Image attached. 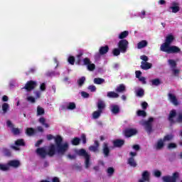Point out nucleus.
Masks as SVG:
<instances>
[{
  "mask_svg": "<svg viewBox=\"0 0 182 182\" xmlns=\"http://www.w3.org/2000/svg\"><path fill=\"white\" fill-rule=\"evenodd\" d=\"M107 173L108 174H110L111 176L114 173V168L109 167L107 168Z\"/></svg>",
  "mask_w": 182,
  "mask_h": 182,
  "instance_id": "nucleus-58",
  "label": "nucleus"
},
{
  "mask_svg": "<svg viewBox=\"0 0 182 182\" xmlns=\"http://www.w3.org/2000/svg\"><path fill=\"white\" fill-rule=\"evenodd\" d=\"M0 170L1 171H8L9 170V166H8V164L7 165L0 164Z\"/></svg>",
  "mask_w": 182,
  "mask_h": 182,
  "instance_id": "nucleus-43",
  "label": "nucleus"
},
{
  "mask_svg": "<svg viewBox=\"0 0 182 182\" xmlns=\"http://www.w3.org/2000/svg\"><path fill=\"white\" fill-rule=\"evenodd\" d=\"M68 62L70 63V65H75V57L70 56L68 59Z\"/></svg>",
  "mask_w": 182,
  "mask_h": 182,
  "instance_id": "nucleus-48",
  "label": "nucleus"
},
{
  "mask_svg": "<svg viewBox=\"0 0 182 182\" xmlns=\"http://www.w3.org/2000/svg\"><path fill=\"white\" fill-rule=\"evenodd\" d=\"M81 139H82V144H86V143H87L86 134H82V135H81Z\"/></svg>",
  "mask_w": 182,
  "mask_h": 182,
  "instance_id": "nucleus-55",
  "label": "nucleus"
},
{
  "mask_svg": "<svg viewBox=\"0 0 182 182\" xmlns=\"http://www.w3.org/2000/svg\"><path fill=\"white\" fill-rule=\"evenodd\" d=\"M150 181V173L149 171H144L142 173V179H139V182Z\"/></svg>",
  "mask_w": 182,
  "mask_h": 182,
  "instance_id": "nucleus-17",
  "label": "nucleus"
},
{
  "mask_svg": "<svg viewBox=\"0 0 182 182\" xmlns=\"http://www.w3.org/2000/svg\"><path fill=\"white\" fill-rule=\"evenodd\" d=\"M154 176L157 178L161 177V171L159 170L154 171Z\"/></svg>",
  "mask_w": 182,
  "mask_h": 182,
  "instance_id": "nucleus-52",
  "label": "nucleus"
},
{
  "mask_svg": "<svg viewBox=\"0 0 182 182\" xmlns=\"http://www.w3.org/2000/svg\"><path fill=\"white\" fill-rule=\"evenodd\" d=\"M149 45V43L146 40H142L139 43H137L138 49H143V48H146Z\"/></svg>",
  "mask_w": 182,
  "mask_h": 182,
  "instance_id": "nucleus-25",
  "label": "nucleus"
},
{
  "mask_svg": "<svg viewBox=\"0 0 182 182\" xmlns=\"http://www.w3.org/2000/svg\"><path fill=\"white\" fill-rule=\"evenodd\" d=\"M128 36H129V31H124L119 35V39H122V41H123V39L126 38Z\"/></svg>",
  "mask_w": 182,
  "mask_h": 182,
  "instance_id": "nucleus-29",
  "label": "nucleus"
},
{
  "mask_svg": "<svg viewBox=\"0 0 182 182\" xmlns=\"http://www.w3.org/2000/svg\"><path fill=\"white\" fill-rule=\"evenodd\" d=\"M124 143H125L124 139H115L112 141V144L114 147H116L117 149H120L123 147V146H124Z\"/></svg>",
  "mask_w": 182,
  "mask_h": 182,
  "instance_id": "nucleus-14",
  "label": "nucleus"
},
{
  "mask_svg": "<svg viewBox=\"0 0 182 182\" xmlns=\"http://www.w3.org/2000/svg\"><path fill=\"white\" fill-rule=\"evenodd\" d=\"M109 50H110V48H109V46L105 45L100 48L99 53L101 55H106L109 52Z\"/></svg>",
  "mask_w": 182,
  "mask_h": 182,
  "instance_id": "nucleus-18",
  "label": "nucleus"
},
{
  "mask_svg": "<svg viewBox=\"0 0 182 182\" xmlns=\"http://www.w3.org/2000/svg\"><path fill=\"white\" fill-rule=\"evenodd\" d=\"M90 63H92V62L90 61V58H85L83 59V65H85V66H87Z\"/></svg>",
  "mask_w": 182,
  "mask_h": 182,
  "instance_id": "nucleus-46",
  "label": "nucleus"
},
{
  "mask_svg": "<svg viewBox=\"0 0 182 182\" xmlns=\"http://www.w3.org/2000/svg\"><path fill=\"white\" fill-rule=\"evenodd\" d=\"M88 90H90L91 92H96V86L95 85H90L87 87Z\"/></svg>",
  "mask_w": 182,
  "mask_h": 182,
  "instance_id": "nucleus-56",
  "label": "nucleus"
},
{
  "mask_svg": "<svg viewBox=\"0 0 182 182\" xmlns=\"http://www.w3.org/2000/svg\"><path fill=\"white\" fill-rule=\"evenodd\" d=\"M73 146H79L80 144V138L75 137L71 141Z\"/></svg>",
  "mask_w": 182,
  "mask_h": 182,
  "instance_id": "nucleus-30",
  "label": "nucleus"
},
{
  "mask_svg": "<svg viewBox=\"0 0 182 182\" xmlns=\"http://www.w3.org/2000/svg\"><path fill=\"white\" fill-rule=\"evenodd\" d=\"M107 97H109V99H117V97H119V94L114 91H109L107 93Z\"/></svg>",
  "mask_w": 182,
  "mask_h": 182,
  "instance_id": "nucleus-22",
  "label": "nucleus"
},
{
  "mask_svg": "<svg viewBox=\"0 0 182 182\" xmlns=\"http://www.w3.org/2000/svg\"><path fill=\"white\" fill-rule=\"evenodd\" d=\"M97 107L98 109V111L103 113V110L106 108V104H105V102L102 100H99L97 104Z\"/></svg>",
  "mask_w": 182,
  "mask_h": 182,
  "instance_id": "nucleus-20",
  "label": "nucleus"
},
{
  "mask_svg": "<svg viewBox=\"0 0 182 182\" xmlns=\"http://www.w3.org/2000/svg\"><path fill=\"white\" fill-rule=\"evenodd\" d=\"M168 96L170 102H171V103H173L174 106H178V101L177 100V97H176V95L169 93Z\"/></svg>",
  "mask_w": 182,
  "mask_h": 182,
  "instance_id": "nucleus-19",
  "label": "nucleus"
},
{
  "mask_svg": "<svg viewBox=\"0 0 182 182\" xmlns=\"http://www.w3.org/2000/svg\"><path fill=\"white\" fill-rule=\"evenodd\" d=\"M153 122H154V118L150 117L148 120L142 121L141 123V124L144 127L148 134H151V133H153Z\"/></svg>",
  "mask_w": 182,
  "mask_h": 182,
  "instance_id": "nucleus-4",
  "label": "nucleus"
},
{
  "mask_svg": "<svg viewBox=\"0 0 182 182\" xmlns=\"http://www.w3.org/2000/svg\"><path fill=\"white\" fill-rule=\"evenodd\" d=\"M120 53H122V50H120V49L118 48H114L112 50V53L114 55V56H119V55H120Z\"/></svg>",
  "mask_w": 182,
  "mask_h": 182,
  "instance_id": "nucleus-44",
  "label": "nucleus"
},
{
  "mask_svg": "<svg viewBox=\"0 0 182 182\" xmlns=\"http://www.w3.org/2000/svg\"><path fill=\"white\" fill-rule=\"evenodd\" d=\"M36 86H38V83L36 82V81L29 80L26 83L23 89L27 90V92H31L33 90V89H35Z\"/></svg>",
  "mask_w": 182,
  "mask_h": 182,
  "instance_id": "nucleus-10",
  "label": "nucleus"
},
{
  "mask_svg": "<svg viewBox=\"0 0 182 182\" xmlns=\"http://www.w3.org/2000/svg\"><path fill=\"white\" fill-rule=\"evenodd\" d=\"M41 143H43V139H40L37 141V142L35 144L36 147H39Z\"/></svg>",
  "mask_w": 182,
  "mask_h": 182,
  "instance_id": "nucleus-64",
  "label": "nucleus"
},
{
  "mask_svg": "<svg viewBox=\"0 0 182 182\" xmlns=\"http://www.w3.org/2000/svg\"><path fill=\"white\" fill-rule=\"evenodd\" d=\"M9 167H13L14 168H18L21 166V162L18 160H11L8 162Z\"/></svg>",
  "mask_w": 182,
  "mask_h": 182,
  "instance_id": "nucleus-16",
  "label": "nucleus"
},
{
  "mask_svg": "<svg viewBox=\"0 0 182 182\" xmlns=\"http://www.w3.org/2000/svg\"><path fill=\"white\" fill-rule=\"evenodd\" d=\"M118 48L120 49L121 53H126L127 52V48H129V41L126 39L119 41Z\"/></svg>",
  "mask_w": 182,
  "mask_h": 182,
  "instance_id": "nucleus-9",
  "label": "nucleus"
},
{
  "mask_svg": "<svg viewBox=\"0 0 182 182\" xmlns=\"http://www.w3.org/2000/svg\"><path fill=\"white\" fill-rule=\"evenodd\" d=\"M111 110L114 114H117L118 113L120 112V108L119 107V105H112Z\"/></svg>",
  "mask_w": 182,
  "mask_h": 182,
  "instance_id": "nucleus-28",
  "label": "nucleus"
},
{
  "mask_svg": "<svg viewBox=\"0 0 182 182\" xmlns=\"http://www.w3.org/2000/svg\"><path fill=\"white\" fill-rule=\"evenodd\" d=\"M169 9L172 10L173 14H177L180 11V6H178V3L173 2L172 6L169 7Z\"/></svg>",
  "mask_w": 182,
  "mask_h": 182,
  "instance_id": "nucleus-21",
  "label": "nucleus"
},
{
  "mask_svg": "<svg viewBox=\"0 0 182 182\" xmlns=\"http://www.w3.org/2000/svg\"><path fill=\"white\" fill-rule=\"evenodd\" d=\"M7 127H10L11 129V132L14 134V136H18V134H21V129L19 128H15L14 124L11 120L6 121Z\"/></svg>",
  "mask_w": 182,
  "mask_h": 182,
  "instance_id": "nucleus-11",
  "label": "nucleus"
},
{
  "mask_svg": "<svg viewBox=\"0 0 182 182\" xmlns=\"http://www.w3.org/2000/svg\"><path fill=\"white\" fill-rule=\"evenodd\" d=\"M102 112L99 111L98 109L97 111H95L92 113V117L93 119H99L100 117V115L102 114Z\"/></svg>",
  "mask_w": 182,
  "mask_h": 182,
  "instance_id": "nucleus-36",
  "label": "nucleus"
},
{
  "mask_svg": "<svg viewBox=\"0 0 182 182\" xmlns=\"http://www.w3.org/2000/svg\"><path fill=\"white\" fill-rule=\"evenodd\" d=\"M102 153L104 157H109V156H110V148L109 147V144H107V142H104L102 144Z\"/></svg>",
  "mask_w": 182,
  "mask_h": 182,
  "instance_id": "nucleus-13",
  "label": "nucleus"
},
{
  "mask_svg": "<svg viewBox=\"0 0 182 182\" xmlns=\"http://www.w3.org/2000/svg\"><path fill=\"white\" fill-rule=\"evenodd\" d=\"M68 159H69L70 160H75L76 159V155H72V154H68L67 155Z\"/></svg>",
  "mask_w": 182,
  "mask_h": 182,
  "instance_id": "nucleus-60",
  "label": "nucleus"
},
{
  "mask_svg": "<svg viewBox=\"0 0 182 182\" xmlns=\"http://www.w3.org/2000/svg\"><path fill=\"white\" fill-rule=\"evenodd\" d=\"M81 96L82 97H84L85 99H87V97H89V93H87V92H85V91H82V92H81Z\"/></svg>",
  "mask_w": 182,
  "mask_h": 182,
  "instance_id": "nucleus-57",
  "label": "nucleus"
},
{
  "mask_svg": "<svg viewBox=\"0 0 182 182\" xmlns=\"http://www.w3.org/2000/svg\"><path fill=\"white\" fill-rule=\"evenodd\" d=\"M53 139L55 144V151L58 154L63 156L69 150V143L65 142L63 144V138L60 135H57L56 136H53L52 134L47 135V140L50 141Z\"/></svg>",
  "mask_w": 182,
  "mask_h": 182,
  "instance_id": "nucleus-1",
  "label": "nucleus"
},
{
  "mask_svg": "<svg viewBox=\"0 0 182 182\" xmlns=\"http://www.w3.org/2000/svg\"><path fill=\"white\" fill-rule=\"evenodd\" d=\"M67 109L68 110H75L76 109V104L75 102H69Z\"/></svg>",
  "mask_w": 182,
  "mask_h": 182,
  "instance_id": "nucleus-39",
  "label": "nucleus"
},
{
  "mask_svg": "<svg viewBox=\"0 0 182 182\" xmlns=\"http://www.w3.org/2000/svg\"><path fill=\"white\" fill-rule=\"evenodd\" d=\"M135 75H136V77L137 79H140V76H141V71H140V70H136V71L135 72Z\"/></svg>",
  "mask_w": 182,
  "mask_h": 182,
  "instance_id": "nucleus-62",
  "label": "nucleus"
},
{
  "mask_svg": "<svg viewBox=\"0 0 182 182\" xmlns=\"http://www.w3.org/2000/svg\"><path fill=\"white\" fill-rule=\"evenodd\" d=\"M174 138L173 134H167L166 135L164 139H162L164 141H171L172 139Z\"/></svg>",
  "mask_w": 182,
  "mask_h": 182,
  "instance_id": "nucleus-41",
  "label": "nucleus"
},
{
  "mask_svg": "<svg viewBox=\"0 0 182 182\" xmlns=\"http://www.w3.org/2000/svg\"><path fill=\"white\" fill-rule=\"evenodd\" d=\"M161 50V52H166V53H181V49L176 46H169Z\"/></svg>",
  "mask_w": 182,
  "mask_h": 182,
  "instance_id": "nucleus-7",
  "label": "nucleus"
},
{
  "mask_svg": "<svg viewBox=\"0 0 182 182\" xmlns=\"http://www.w3.org/2000/svg\"><path fill=\"white\" fill-rule=\"evenodd\" d=\"M149 106V104L146 102H143L141 103V107L144 109V110H146L147 109V107Z\"/></svg>",
  "mask_w": 182,
  "mask_h": 182,
  "instance_id": "nucleus-59",
  "label": "nucleus"
},
{
  "mask_svg": "<svg viewBox=\"0 0 182 182\" xmlns=\"http://www.w3.org/2000/svg\"><path fill=\"white\" fill-rule=\"evenodd\" d=\"M168 149L171 150V149H177V144L174 143H170L168 144Z\"/></svg>",
  "mask_w": 182,
  "mask_h": 182,
  "instance_id": "nucleus-50",
  "label": "nucleus"
},
{
  "mask_svg": "<svg viewBox=\"0 0 182 182\" xmlns=\"http://www.w3.org/2000/svg\"><path fill=\"white\" fill-rule=\"evenodd\" d=\"M164 147V141L162 139H160L158 140L156 145V150H161Z\"/></svg>",
  "mask_w": 182,
  "mask_h": 182,
  "instance_id": "nucleus-23",
  "label": "nucleus"
},
{
  "mask_svg": "<svg viewBox=\"0 0 182 182\" xmlns=\"http://www.w3.org/2000/svg\"><path fill=\"white\" fill-rule=\"evenodd\" d=\"M40 90H41V92H45V90H46V84L45 82L41 84Z\"/></svg>",
  "mask_w": 182,
  "mask_h": 182,
  "instance_id": "nucleus-53",
  "label": "nucleus"
},
{
  "mask_svg": "<svg viewBox=\"0 0 182 182\" xmlns=\"http://www.w3.org/2000/svg\"><path fill=\"white\" fill-rule=\"evenodd\" d=\"M4 153L5 154L6 156H8L9 157L11 156V151L6 148H4L3 149Z\"/></svg>",
  "mask_w": 182,
  "mask_h": 182,
  "instance_id": "nucleus-51",
  "label": "nucleus"
},
{
  "mask_svg": "<svg viewBox=\"0 0 182 182\" xmlns=\"http://www.w3.org/2000/svg\"><path fill=\"white\" fill-rule=\"evenodd\" d=\"M177 116V112L176 111V109H172L169 112V115L168 117V122H170L171 124H174V123H182V112H179L178 114L176 120H174V117H176Z\"/></svg>",
  "mask_w": 182,
  "mask_h": 182,
  "instance_id": "nucleus-3",
  "label": "nucleus"
},
{
  "mask_svg": "<svg viewBox=\"0 0 182 182\" xmlns=\"http://www.w3.org/2000/svg\"><path fill=\"white\" fill-rule=\"evenodd\" d=\"M87 70H89L90 72H93V70H95V69H96V65L94 63H89L87 65Z\"/></svg>",
  "mask_w": 182,
  "mask_h": 182,
  "instance_id": "nucleus-40",
  "label": "nucleus"
},
{
  "mask_svg": "<svg viewBox=\"0 0 182 182\" xmlns=\"http://www.w3.org/2000/svg\"><path fill=\"white\" fill-rule=\"evenodd\" d=\"M45 114V109L41 107H37V116H42Z\"/></svg>",
  "mask_w": 182,
  "mask_h": 182,
  "instance_id": "nucleus-38",
  "label": "nucleus"
},
{
  "mask_svg": "<svg viewBox=\"0 0 182 182\" xmlns=\"http://www.w3.org/2000/svg\"><path fill=\"white\" fill-rule=\"evenodd\" d=\"M136 96L138 97H143L144 96V90L141 88L139 89L136 91Z\"/></svg>",
  "mask_w": 182,
  "mask_h": 182,
  "instance_id": "nucleus-37",
  "label": "nucleus"
},
{
  "mask_svg": "<svg viewBox=\"0 0 182 182\" xmlns=\"http://www.w3.org/2000/svg\"><path fill=\"white\" fill-rule=\"evenodd\" d=\"M140 59L143 60V62H148L149 61V57H147L145 55H141Z\"/></svg>",
  "mask_w": 182,
  "mask_h": 182,
  "instance_id": "nucleus-54",
  "label": "nucleus"
},
{
  "mask_svg": "<svg viewBox=\"0 0 182 182\" xmlns=\"http://www.w3.org/2000/svg\"><path fill=\"white\" fill-rule=\"evenodd\" d=\"M127 164H129L131 167H137V163H136L134 157H129Z\"/></svg>",
  "mask_w": 182,
  "mask_h": 182,
  "instance_id": "nucleus-26",
  "label": "nucleus"
},
{
  "mask_svg": "<svg viewBox=\"0 0 182 182\" xmlns=\"http://www.w3.org/2000/svg\"><path fill=\"white\" fill-rule=\"evenodd\" d=\"M56 146L55 144H51L48 146V152L46 151V149L45 148L41 147V148H38L36 149V154L40 156V157H42V159H45L46 156H49L50 157H53L55 154H56Z\"/></svg>",
  "mask_w": 182,
  "mask_h": 182,
  "instance_id": "nucleus-2",
  "label": "nucleus"
},
{
  "mask_svg": "<svg viewBox=\"0 0 182 182\" xmlns=\"http://www.w3.org/2000/svg\"><path fill=\"white\" fill-rule=\"evenodd\" d=\"M137 133V129H132V128H129V129H126L124 131V135L125 136V137H132V136H135V134Z\"/></svg>",
  "mask_w": 182,
  "mask_h": 182,
  "instance_id": "nucleus-12",
  "label": "nucleus"
},
{
  "mask_svg": "<svg viewBox=\"0 0 182 182\" xmlns=\"http://www.w3.org/2000/svg\"><path fill=\"white\" fill-rule=\"evenodd\" d=\"M116 92L117 93H123V92H126V86L124 85L121 84L116 88Z\"/></svg>",
  "mask_w": 182,
  "mask_h": 182,
  "instance_id": "nucleus-27",
  "label": "nucleus"
},
{
  "mask_svg": "<svg viewBox=\"0 0 182 182\" xmlns=\"http://www.w3.org/2000/svg\"><path fill=\"white\" fill-rule=\"evenodd\" d=\"M180 178V173L178 172H174L171 176H164L162 177V181L164 182H177V180Z\"/></svg>",
  "mask_w": 182,
  "mask_h": 182,
  "instance_id": "nucleus-6",
  "label": "nucleus"
},
{
  "mask_svg": "<svg viewBox=\"0 0 182 182\" xmlns=\"http://www.w3.org/2000/svg\"><path fill=\"white\" fill-rule=\"evenodd\" d=\"M170 66H171V68H176L177 66V63H176V61L174 60H171V59H169L168 60Z\"/></svg>",
  "mask_w": 182,
  "mask_h": 182,
  "instance_id": "nucleus-45",
  "label": "nucleus"
},
{
  "mask_svg": "<svg viewBox=\"0 0 182 182\" xmlns=\"http://www.w3.org/2000/svg\"><path fill=\"white\" fill-rule=\"evenodd\" d=\"M94 83L95 85H102V83H105V79L100 78V77H96L94 79Z\"/></svg>",
  "mask_w": 182,
  "mask_h": 182,
  "instance_id": "nucleus-34",
  "label": "nucleus"
},
{
  "mask_svg": "<svg viewBox=\"0 0 182 182\" xmlns=\"http://www.w3.org/2000/svg\"><path fill=\"white\" fill-rule=\"evenodd\" d=\"M151 85L152 86H159V85H161V80L159 78H155L151 80Z\"/></svg>",
  "mask_w": 182,
  "mask_h": 182,
  "instance_id": "nucleus-32",
  "label": "nucleus"
},
{
  "mask_svg": "<svg viewBox=\"0 0 182 182\" xmlns=\"http://www.w3.org/2000/svg\"><path fill=\"white\" fill-rule=\"evenodd\" d=\"M27 100H28V102H31V103H35V102H36L35 97L32 96L28 97Z\"/></svg>",
  "mask_w": 182,
  "mask_h": 182,
  "instance_id": "nucleus-63",
  "label": "nucleus"
},
{
  "mask_svg": "<svg viewBox=\"0 0 182 182\" xmlns=\"http://www.w3.org/2000/svg\"><path fill=\"white\" fill-rule=\"evenodd\" d=\"M173 41H174V36H173L172 34H168L166 38L165 43L161 44L160 47V50H162L163 49H166L168 48V46L171 45V43Z\"/></svg>",
  "mask_w": 182,
  "mask_h": 182,
  "instance_id": "nucleus-8",
  "label": "nucleus"
},
{
  "mask_svg": "<svg viewBox=\"0 0 182 182\" xmlns=\"http://www.w3.org/2000/svg\"><path fill=\"white\" fill-rule=\"evenodd\" d=\"M26 134H27V136H34V134H36V131L35 130V129L32 127H29L26 129Z\"/></svg>",
  "mask_w": 182,
  "mask_h": 182,
  "instance_id": "nucleus-24",
  "label": "nucleus"
},
{
  "mask_svg": "<svg viewBox=\"0 0 182 182\" xmlns=\"http://www.w3.org/2000/svg\"><path fill=\"white\" fill-rule=\"evenodd\" d=\"M137 116L139 117H146L147 116V113L144 110L139 109L136 112Z\"/></svg>",
  "mask_w": 182,
  "mask_h": 182,
  "instance_id": "nucleus-35",
  "label": "nucleus"
},
{
  "mask_svg": "<svg viewBox=\"0 0 182 182\" xmlns=\"http://www.w3.org/2000/svg\"><path fill=\"white\" fill-rule=\"evenodd\" d=\"M15 144H16V146H25V141H24L23 139H17V140L15 141Z\"/></svg>",
  "mask_w": 182,
  "mask_h": 182,
  "instance_id": "nucleus-42",
  "label": "nucleus"
},
{
  "mask_svg": "<svg viewBox=\"0 0 182 182\" xmlns=\"http://www.w3.org/2000/svg\"><path fill=\"white\" fill-rule=\"evenodd\" d=\"M38 122L42 124H45L46 123V119L44 118V117H41L39 119H38Z\"/></svg>",
  "mask_w": 182,
  "mask_h": 182,
  "instance_id": "nucleus-61",
  "label": "nucleus"
},
{
  "mask_svg": "<svg viewBox=\"0 0 182 182\" xmlns=\"http://www.w3.org/2000/svg\"><path fill=\"white\" fill-rule=\"evenodd\" d=\"M78 156H80L81 157H84L85 159V168H89L90 167V155L87 153L86 150L81 149L77 151Z\"/></svg>",
  "mask_w": 182,
  "mask_h": 182,
  "instance_id": "nucleus-5",
  "label": "nucleus"
},
{
  "mask_svg": "<svg viewBox=\"0 0 182 182\" xmlns=\"http://www.w3.org/2000/svg\"><path fill=\"white\" fill-rule=\"evenodd\" d=\"M82 56H83V53H80L77 55V63L80 65V62H82Z\"/></svg>",
  "mask_w": 182,
  "mask_h": 182,
  "instance_id": "nucleus-47",
  "label": "nucleus"
},
{
  "mask_svg": "<svg viewBox=\"0 0 182 182\" xmlns=\"http://www.w3.org/2000/svg\"><path fill=\"white\" fill-rule=\"evenodd\" d=\"M1 107L3 110V114H6L8 112V110H9V105L8 103H4Z\"/></svg>",
  "mask_w": 182,
  "mask_h": 182,
  "instance_id": "nucleus-31",
  "label": "nucleus"
},
{
  "mask_svg": "<svg viewBox=\"0 0 182 182\" xmlns=\"http://www.w3.org/2000/svg\"><path fill=\"white\" fill-rule=\"evenodd\" d=\"M152 67H153V64L149 62H144V61L141 62L140 68L143 70H149V69H151Z\"/></svg>",
  "mask_w": 182,
  "mask_h": 182,
  "instance_id": "nucleus-15",
  "label": "nucleus"
},
{
  "mask_svg": "<svg viewBox=\"0 0 182 182\" xmlns=\"http://www.w3.org/2000/svg\"><path fill=\"white\" fill-rule=\"evenodd\" d=\"M98 150H99V148H97V146H90L89 147V151H93L94 153H96V151H97Z\"/></svg>",
  "mask_w": 182,
  "mask_h": 182,
  "instance_id": "nucleus-49",
  "label": "nucleus"
},
{
  "mask_svg": "<svg viewBox=\"0 0 182 182\" xmlns=\"http://www.w3.org/2000/svg\"><path fill=\"white\" fill-rule=\"evenodd\" d=\"M85 82H86V77H81L77 81V83L80 87H82V85H85Z\"/></svg>",
  "mask_w": 182,
  "mask_h": 182,
  "instance_id": "nucleus-33",
  "label": "nucleus"
}]
</instances>
